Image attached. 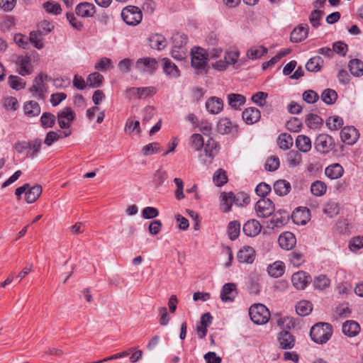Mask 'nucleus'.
<instances>
[{
    "mask_svg": "<svg viewBox=\"0 0 363 363\" xmlns=\"http://www.w3.org/2000/svg\"><path fill=\"white\" fill-rule=\"evenodd\" d=\"M192 67L196 74H206L208 72V55L206 51L201 48H194L191 50Z\"/></svg>",
    "mask_w": 363,
    "mask_h": 363,
    "instance_id": "1",
    "label": "nucleus"
},
{
    "mask_svg": "<svg viewBox=\"0 0 363 363\" xmlns=\"http://www.w3.org/2000/svg\"><path fill=\"white\" fill-rule=\"evenodd\" d=\"M332 334V325L327 323H316L310 330L312 340L318 344L325 343L331 337Z\"/></svg>",
    "mask_w": 363,
    "mask_h": 363,
    "instance_id": "2",
    "label": "nucleus"
},
{
    "mask_svg": "<svg viewBox=\"0 0 363 363\" xmlns=\"http://www.w3.org/2000/svg\"><path fill=\"white\" fill-rule=\"evenodd\" d=\"M249 315L252 321L257 325L267 323L270 318L269 311L261 303L252 305L249 309Z\"/></svg>",
    "mask_w": 363,
    "mask_h": 363,
    "instance_id": "3",
    "label": "nucleus"
},
{
    "mask_svg": "<svg viewBox=\"0 0 363 363\" xmlns=\"http://www.w3.org/2000/svg\"><path fill=\"white\" fill-rule=\"evenodd\" d=\"M121 17L126 24L136 26L141 22L143 13L138 6L129 5L122 10Z\"/></svg>",
    "mask_w": 363,
    "mask_h": 363,
    "instance_id": "4",
    "label": "nucleus"
},
{
    "mask_svg": "<svg viewBox=\"0 0 363 363\" xmlns=\"http://www.w3.org/2000/svg\"><path fill=\"white\" fill-rule=\"evenodd\" d=\"M274 204L269 199H260L255 205V210L258 217L267 218L270 216L274 211Z\"/></svg>",
    "mask_w": 363,
    "mask_h": 363,
    "instance_id": "5",
    "label": "nucleus"
},
{
    "mask_svg": "<svg viewBox=\"0 0 363 363\" xmlns=\"http://www.w3.org/2000/svg\"><path fill=\"white\" fill-rule=\"evenodd\" d=\"M333 139L327 134H320L315 140V148L320 153H327L333 147Z\"/></svg>",
    "mask_w": 363,
    "mask_h": 363,
    "instance_id": "6",
    "label": "nucleus"
},
{
    "mask_svg": "<svg viewBox=\"0 0 363 363\" xmlns=\"http://www.w3.org/2000/svg\"><path fill=\"white\" fill-rule=\"evenodd\" d=\"M157 67V62L155 58L152 57H143L137 60L135 63V68L144 73L152 74Z\"/></svg>",
    "mask_w": 363,
    "mask_h": 363,
    "instance_id": "7",
    "label": "nucleus"
},
{
    "mask_svg": "<svg viewBox=\"0 0 363 363\" xmlns=\"http://www.w3.org/2000/svg\"><path fill=\"white\" fill-rule=\"evenodd\" d=\"M75 113L70 107H65L57 113V122L62 129L69 128L71 123L74 120Z\"/></svg>",
    "mask_w": 363,
    "mask_h": 363,
    "instance_id": "8",
    "label": "nucleus"
},
{
    "mask_svg": "<svg viewBox=\"0 0 363 363\" xmlns=\"http://www.w3.org/2000/svg\"><path fill=\"white\" fill-rule=\"evenodd\" d=\"M18 66V72L22 76L32 73V65L30 57L28 55H17L14 60Z\"/></svg>",
    "mask_w": 363,
    "mask_h": 363,
    "instance_id": "9",
    "label": "nucleus"
},
{
    "mask_svg": "<svg viewBox=\"0 0 363 363\" xmlns=\"http://www.w3.org/2000/svg\"><path fill=\"white\" fill-rule=\"evenodd\" d=\"M156 90L152 86L149 87H131L126 90L127 96L129 99L133 97L138 99H145L155 94Z\"/></svg>",
    "mask_w": 363,
    "mask_h": 363,
    "instance_id": "10",
    "label": "nucleus"
},
{
    "mask_svg": "<svg viewBox=\"0 0 363 363\" xmlns=\"http://www.w3.org/2000/svg\"><path fill=\"white\" fill-rule=\"evenodd\" d=\"M47 78V75L39 74L33 82V85L30 88V91L38 99H44V93L46 91L45 86L43 82V78Z\"/></svg>",
    "mask_w": 363,
    "mask_h": 363,
    "instance_id": "11",
    "label": "nucleus"
},
{
    "mask_svg": "<svg viewBox=\"0 0 363 363\" xmlns=\"http://www.w3.org/2000/svg\"><path fill=\"white\" fill-rule=\"evenodd\" d=\"M279 347L282 350L292 349L295 345V337L289 331H280L277 335Z\"/></svg>",
    "mask_w": 363,
    "mask_h": 363,
    "instance_id": "12",
    "label": "nucleus"
},
{
    "mask_svg": "<svg viewBox=\"0 0 363 363\" xmlns=\"http://www.w3.org/2000/svg\"><path fill=\"white\" fill-rule=\"evenodd\" d=\"M311 281V277L303 271L294 273L291 277L293 286L298 290H303Z\"/></svg>",
    "mask_w": 363,
    "mask_h": 363,
    "instance_id": "13",
    "label": "nucleus"
},
{
    "mask_svg": "<svg viewBox=\"0 0 363 363\" xmlns=\"http://www.w3.org/2000/svg\"><path fill=\"white\" fill-rule=\"evenodd\" d=\"M255 250L250 246H243L238 252L237 259L239 262L252 264L255 259Z\"/></svg>",
    "mask_w": 363,
    "mask_h": 363,
    "instance_id": "14",
    "label": "nucleus"
},
{
    "mask_svg": "<svg viewBox=\"0 0 363 363\" xmlns=\"http://www.w3.org/2000/svg\"><path fill=\"white\" fill-rule=\"evenodd\" d=\"M359 136L358 130L353 126L345 127L340 132L342 141L348 145L354 144L357 140Z\"/></svg>",
    "mask_w": 363,
    "mask_h": 363,
    "instance_id": "15",
    "label": "nucleus"
},
{
    "mask_svg": "<svg viewBox=\"0 0 363 363\" xmlns=\"http://www.w3.org/2000/svg\"><path fill=\"white\" fill-rule=\"evenodd\" d=\"M278 242L282 249L289 250L296 245V239L292 233L285 232L279 235Z\"/></svg>",
    "mask_w": 363,
    "mask_h": 363,
    "instance_id": "16",
    "label": "nucleus"
},
{
    "mask_svg": "<svg viewBox=\"0 0 363 363\" xmlns=\"http://www.w3.org/2000/svg\"><path fill=\"white\" fill-rule=\"evenodd\" d=\"M75 12L77 15L84 18L92 17L96 13V8L91 3L83 2L77 6Z\"/></svg>",
    "mask_w": 363,
    "mask_h": 363,
    "instance_id": "17",
    "label": "nucleus"
},
{
    "mask_svg": "<svg viewBox=\"0 0 363 363\" xmlns=\"http://www.w3.org/2000/svg\"><path fill=\"white\" fill-rule=\"evenodd\" d=\"M308 26L307 24L300 25L295 28L291 33V40L293 43H299L305 40L308 34Z\"/></svg>",
    "mask_w": 363,
    "mask_h": 363,
    "instance_id": "18",
    "label": "nucleus"
},
{
    "mask_svg": "<svg viewBox=\"0 0 363 363\" xmlns=\"http://www.w3.org/2000/svg\"><path fill=\"white\" fill-rule=\"evenodd\" d=\"M262 228L259 222L255 219L247 221L242 228L243 233L249 237H254L259 234Z\"/></svg>",
    "mask_w": 363,
    "mask_h": 363,
    "instance_id": "19",
    "label": "nucleus"
},
{
    "mask_svg": "<svg viewBox=\"0 0 363 363\" xmlns=\"http://www.w3.org/2000/svg\"><path fill=\"white\" fill-rule=\"evenodd\" d=\"M242 117L246 123L253 124L260 119L261 113L257 108L250 107L243 111Z\"/></svg>",
    "mask_w": 363,
    "mask_h": 363,
    "instance_id": "20",
    "label": "nucleus"
},
{
    "mask_svg": "<svg viewBox=\"0 0 363 363\" xmlns=\"http://www.w3.org/2000/svg\"><path fill=\"white\" fill-rule=\"evenodd\" d=\"M342 333L350 337L356 336L360 331V326L354 320H347L342 326Z\"/></svg>",
    "mask_w": 363,
    "mask_h": 363,
    "instance_id": "21",
    "label": "nucleus"
},
{
    "mask_svg": "<svg viewBox=\"0 0 363 363\" xmlns=\"http://www.w3.org/2000/svg\"><path fill=\"white\" fill-rule=\"evenodd\" d=\"M236 285L233 283L225 284L222 288L220 298L223 302L233 301L235 296Z\"/></svg>",
    "mask_w": 363,
    "mask_h": 363,
    "instance_id": "22",
    "label": "nucleus"
},
{
    "mask_svg": "<svg viewBox=\"0 0 363 363\" xmlns=\"http://www.w3.org/2000/svg\"><path fill=\"white\" fill-rule=\"evenodd\" d=\"M291 189V184L285 179L276 181L273 186L274 191L280 196L287 195L290 192Z\"/></svg>",
    "mask_w": 363,
    "mask_h": 363,
    "instance_id": "23",
    "label": "nucleus"
},
{
    "mask_svg": "<svg viewBox=\"0 0 363 363\" xmlns=\"http://www.w3.org/2000/svg\"><path fill=\"white\" fill-rule=\"evenodd\" d=\"M206 107L208 111L212 114L220 113L223 108L222 99L217 97H211L206 103Z\"/></svg>",
    "mask_w": 363,
    "mask_h": 363,
    "instance_id": "24",
    "label": "nucleus"
},
{
    "mask_svg": "<svg viewBox=\"0 0 363 363\" xmlns=\"http://www.w3.org/2000/svg\"><path fill=\"white\" fill-rule=\"evenodd\" d=\"M42 194V186L40 185H34L28 187L25 192V200L28 203H34Z\"/></svg>",
    "mask_w": 363,
    "mask_h": 363,
    "instance_id": "25",
    "label": "nucleus"
},
{
    "mask_svg": "<svg viewBox=\"0 0 363 363\" xmlns=\"http://www.w3.org/2000/svg\"><path fill=\"white\" fill-rule=\"evenodd\" d=\"M163 71L166 75L172 78H177L180 75V71L177 66L167 58L163 60Z\"/></svg>",
    "mask_w": 363,
    "mask_h": 363,
    "instance_id": "26",
    "label": "nucleus"
},
{
    "mask_svg": "<svg viewBox=\"0 0 363 363\" xmlns=\"http://www.w3.org/2000/svg\"><path fill=\"white\" fill-rule=\"evenodd\" d=\"M150 46L152 49L161 50L166 48L167 41L166 38L160 34H153L149 38Z\"/></svg>",
    "mask_w": 363,
    "mask_h": 363,
    "instance_id": "27",
    "label": "nucleus"
},
{
    "mask_svg": "<svg viewBox=\"0 0 363 363\" xmlns=\"http://www.w3.org/2000/svg\"><path fill=\"white\" fill-rule=\"evenodd\" d=\"M226 197L225 195H224ZM227 197L230 198L231 203H234V204L237 206H243L250 203V196L244 192H238L236 194H234L233 192H230V196H227Z\"/></svg>",
    "mask_w": 363,
    "mask_h": 363,
    "instance_id": "28",
    "label": "nucleus"
},
{
    "mask_svg": "<svg viewBox=\"0 0 363 363\" xmlns=\"http://www.w3.org/2000/svg\"><path fill=\"white\" fill-rule=\"evenodd\" d=\"M344 172L342 167L337 163L329 165L325 169V175L331 179H336L340 178Z\"/></svg>",
    "mask_w": 363,
    "mask_h": 363,
    "instance_id": "29",
    "label": "nucleus"
},
{
    "mask_svg": "<svg viewBox=\"0 0 363 363\" xmlns=\"http://www.w3.org/2000/svg\"><path fill=\"white\" fill-rule=\"evenodd\" d=\"M296 145L298 150L303 152H308L311 149V139L304 135H299L296 139Z\"/></svg>",
    "mask_w": 363,
    "mask_h": 363,
    "instance_id": "30",
    "label": "nucleus"
},
{
    "mask_svg": "<svg viewBox=\"0 0 363 363\" xmlns=\"http://www.w3.org/2000/svg\"><path fill=\"white\" fill-rule=\"evenodd\" d=\"M348 68L354 77H359L363 75V61L360 60H351L348 63Z\"/></svg>",
    "mask_w": 363,
    "mask_h": 363,
    "instance_id": "31",
    "label": "nucleus"
},
{
    "mask_svg": "<svg viewBox=\"0 0 363 363\" xmlns=\"http://www.w3.org/2000/svg\"><path fill=\"white\" fill-rule=\"evenodd\" d=\"M220 149L219 143L213 138H209L204 146L206 154L210 157H216L218 154Z\"/></svg>",
    "mask_w": 363,
    "mask_h": 363,
    "instance_id": "32",
    "label": "nucleus"
},
{
    "mask_svg": "<svg viewBox=\"0 0 363 363\" xmlns=\"http://www.w3.org/2000/svg\"><path fill=\"white\" fill-rule=\"evenodd\" d=\"M235 127L228 118H223L219 120L217 124V130L222 135L230 134Z\"/></svg>",
    "mask_w": 363,
    "mask_h": 363,
    "instance_id": "33",
    "label": "nucleus"
},
{
    "mask_svg": "<svg viewBox=\"0 0 363 363\" xmlns=\"http://www.w3.org/2000/svg\"><path fill=\"white\" fill-rule=\"evenodd\" d=\"M228 102L231 108L240 109L245 103V97L239 94H230L228 95Z\"/></svg>",
    "mask_w": 363,
    "mask_h": 363,
    "instance_id": "34",
    "label": "nucleus"
},
{
    "mask_svg": "<svg viewBox=\"0 0 363 363\" xmlns=\"http://www.w3.org/2000/svg\"><path fill=\"white\" fill-rule=\"evenodd\" d=\"M285 265L284 262L277 261L267 267V272L271 277H279L284 273Z\"/></svg>",
    "mask_w": 363,
    "mask_h": 363,
    "instance_id": "35",
    "label": "nucleus"
},
{
    "mask_svg": "<svg viewBox=\"0 0 363 363\" xmlns=\"http://www.w3.org/2000/svg\"><path fill=\"white\" fill-rule=\"evenodd\" d=\"M306 125L311 129H318L323 123V120L320 116L314 113H309L305 119Z\"/></svg>",
    "mask_w": 363,
    "mask_h": 363,
    "instance_id": "36",
    "label": "nucleus"
},
{
    "mask_svg": "<svg viewBox=\"0 0 363 363\" xmlns=\"http://www.w3.org/2000/svg\"><path fill=\"white\" fill-rule=\"evenodd\" d=\"M25 114L29 117L38 116L40 113L39 104L34 101L26 102L23 107Z\"/></svg>",
    "mask_w": 363,
    "mask_h": 363,
    "instance_id": "37",
    "label": "nucleus"
},
{
    "mask_svg": "<svg viewBox=\"0 0 363 363\" xmlns=\"http://www.w3.org/2000/svg\"><path fill=\"white\" fill-rule=\"evenodd\" d=\"M323 65V60L320 56L311 57L306 65V69L309 72L319 71Z\"/></svg>",
    "mask_w": 363,
    "mask_h": 363,
    "instance_id": "38",
    "label": "nucleus"
},
{
    "mask_svg": "<svg viewBox=\"0 0 363 363\" xmlns=\"http://www.w3.org/2000/svg\"><path fill=\"white\" fill-rule=\"evenodd\" d=\"M313 309V306L311 302L308 301H301L298 302L296 306V311L298 315L301 316H306L309 315Z\"/></svg>",
    "mask_w": 363,
    "mask_h": 363,
    "instance_id": "39",
    "label": "nucleus"
},
{
    "mask_svg": "<svg viewBox=\"0 0 363 363\" xmlns=\"http://www.w3.org/2000/svg\"><path fill=\"white\" fill-rule=\"evenodd\" d=\"M277 143L281 149L289 150L293 145V138L288 133H281L277 138Z\"/></svg>",
    "mask_w": 363,
    "mask_h": 363,
    "instance_id": "40",
    "label": "nucleus"
},
{
    "mask_svg": "<svg viewBox=\"0 0 363 363\" xmlns=\"http://www.w3.org/2000/svg\"><path fill=\"white\" fill-rule=\"evenodd\" d=\"M43 31L41 30H34L30 33L28 40L33 45V46L37 49H41L43 48Z\"/></svg>",
    "mask_w": 363,
    "mask_h": 363,
    "instance_id": "41",
    "label": "nucleus"
},
{
    "mask_svg": "<svg viewBox=\"0 0 363 363\" xmlns=\"http://www.w3.org/2000/svg\"><path fill=\"white\" fill-rule=\"evenodd\" d=\"M277 325L281 329V331H284V330L289 331L295 328L296 323L293 318L286 316V317H283V318H279L277 320Z\"/></svg>",
    "mask_w": 363,
    "mask_h": 363,
    "instance_id": "42",
    "label": "nucleus"
},
{
    "mask_svg": "<svg viewBox=\"0 0 363 363\" xmlns=\"http://www.w3.org/2000/svg\"><path fill=\"white\" fill-rule=\"evenodd\" d=\"M337 99V94L333 89H326L322 92L321 99L325 104L328 105H332L335 104Z\"/></svg>",
    "mask_w": 363,
    "mask_h": 363,
    "instance_id": "43",
    "label": "nucleus"
},
{
    "mask_svg": "<svg viewBox=\"0 0 363 363\" xmlns=\"http://www.w3.org/2000/svg\"><path fill=\"white\" fill-rule=\"evenodd\" d=\"M326 184L321 181H315L311 186V193L316 196H321L326 192Z\"/></svg>",
    "mask_w": 363,
    "mask_h": 363,
    "instance_id": "44",
    "label": "nucleus"
},
{
    "mask_svg": "<svg viewBox=\"0 0 363 363\" xmlns=\"http://www.w3.org/2000/svg\"><path fill=\"white\" fill-rule=\"evenodd\" d=\"M56 121L55 115L50 112H45L40 118V124L44 128H52Z\"/></svg>",
    "mask_w": 363,
    "mask_h": 363,
    "instance_id": "45",
    "label": "nucleus"
},
{
    "mask_svg": "<svg viewBox=\"0 0 363 363\" xmlns=\"http://www.w3.org/2000/svg\"><path fill=\"white\" fill-rule=\"evenodd\" d=\"M268 50L264 46H256L251 48L247 52L249 58L257 59L267 52Z\"/></svg>",
    "mask_w": 363,
    "mask_h": 363,
    "instance_id": "46",
    "label": "nucleus"
},
{
    "mask_svg": "<svg viewBox=\"0 0 363 363\" xmlns=\"http://www.w3.org/2000/svg\"><path fill=\"white\" fill-rule=\"evenodd\" d=\"M240 223L234 220L231 221L228 224V233L229 238L231 240H234L238 238L240 235Z\"/></svg>",
    "mask_w": 363,
    "mask_h": 363,
    "instance_id": "47",
    "label": "nucleus"
},
{
    "mask_svg": "<svg viewBox=\"0 0 363 363\" xmlns=\"http://www.w3.org/2000/svg\"><path fill=\"white\" fill-rule=\"evenodd\" d=\"M213 182L218 186H222L228 182L226 172L223 169H218L213 174Z\"/></svg>",
    "mask_w": 363,
    "mask_h": 363,
    "instance_id": "48",
    "label": "nucleus"
},
{
    "mask_svg": "<svg viewBox=\"0 0 363 363\" xmlns=\"http://www.w3.org/2000/svg\"><path fill=\"white\" fill-rule=\"evenodd\" d=\"M104 80V77L99 72H94L90 74L87 77V83L89 86L96 88L100 86Z\"/></svg>",
    "mask_w": 363,
    "mask_h": 363,
    "instance_id": "49",
    "label": "nucleus"
},
{
    "mask_svg": "<svg viewBox=\"0 0 363 363\" xmlns=\"http://www.w3.org/2000/svg\"><path fill=\"white\" fill-rule=\"evenodd\" d=\"M330 279L325 275H319L313 281L315 289L323 290L330 286Z\"/></svg>",
    "mask_w": 363,
    "mask_h": 363,
    "instance_id": "50",
    "label": "nucleus"
},
{
    "mask_svg": "<svg viewBox=\"0 0 363 363\" xmlns=\"http://www.w3.org/2000/svg\"><path fill=\"white\" fill-rule=\"evenodd\" d=\"M286 128L293 133H298L302 127V121L296 117H291L286 124Z\"/></svg>",
    "mask_w": 363,
    "mask_h": 363,
    "instance_id": "51",
    "label": "nucleus"
},
{
    "mask_svg": "<svg viewBox=\"0 0 363 363\" xmlns=\"http://www.w3.org/2000/svg\"><path fill=\"white\" fill-rule=\"evenodd\" d=\"M285 215H282V211H278L274 216L272 217L271 222L276 227H281L284 225L288 219V214L283 211Z\"/></svg>",
    "mask_w": 363,
    "mask_h": 363,
    "instance_id": "52",
    "label": "nucleus"
},
{
    "mask_svg": "<svg viewBox=\"0 0 363 363\" xmlns=\"http://www.w3.org/2000/svg\"><path fill=\"white\" fill-rule=\"evenodd\" d=\"M326 125L331 130H338L343 125V120L341 117L335 116L328 118L326 121Z\"/></svg>",
    "mask_w": 363,
    "mask_h": 363,
    "instance_id": "53",
    "label": "nucleus"
},
{
    "mask_svg": "<svg viewBox=\"0 0 363 363\" xmlns=\"http://www.w3.org/2000/svg\"><path fill=\"white\" fill-rule=\"evenodd\" d=\"M186 35L181 33H176L172 38L173 48H186Z\"/></svg>",
    "mask_w": 363,
    "mask_h": 363,
    "instance_id": "54",
    "label": "nucleus"
},
{
    "mask_svg": "<svg viewBox=\"0 0 363 363\" xmlns=\"http://www.w3.org/2000/svg\"><path fill=\"white\" fill-rule=\"evenodd\" d=\"M135 130L138 133H140L139 121H133L132 118H128L125 125V131L128 134H131Z\"/></svg>",
    "mask_w": 363,
    "mask_h": 363,
    "instance_id": "55",
    "label": "nucleus"
},
{
    "mask_svg": "<svg viewBox=\"0 0 363 363\" xmlns=\"http://www.w3.org/2000/svg\"><path fill=\"white\" fill-rule=\"evenodd\" d=\"M323 13V11L318 9H315L311 13L309 16V21L313 27L318 28L320 25V21L322 18Z\"/></svg>",
    "mask_w": 363,
    "mask_h": 363,
    "instance_id": "56",
    "label": "nucleus"
},
{
    "mask_svg": "<svg viewBox=\"0 0 363 363\" xmlns=\"http://www.w3.org/2000/svg\"><path fill=\"white\" fill-rule=\"evenodd\" d=\"M323 212L329 217H333L339 212V207L337 203L329 201L325 204Z\"/></svg>",
    "mask_w": 363,
    "mask_h": 363,
    "instance_id": "57",
    "label": "nucleus"
},
{
    "mask_svg": "<svg viewBox=\"0 0 363 363\" xmlns=\"http://www.w3.org/2000/svg\"><path fill=\"white\" fill-rule=\"evenodd\" d=\"M45 10L52 14L57 15L62 11L60 5L58 3L53 1H47L43 4Z\"/></svg>",
    "mask_w": 363,
    "mask_h": 363,
    "instance_id": "58",
    "label": "nucleus"
},
{
    "mask_svg": "<svg viewBox=\"0 0 363 363\" xmlns=\"http://www.w3.org/2000/svg\"><path fill=\"white\" fill-rule=\"evenodd\" d=\"M290 262L296 267H300L304 262V256L298 252H293L289 255Z\"/></svg>",
    "mask_w": 363,
    "mask_h": 363,
    "instance_id": "59",
    "label": "nucleus"
},
{
    "mask_svg": "<svg viewBox=\"0 0 363 363\" xmlns=\"http://www.w3.org/2000/svg\"><path fill=\"white\" fill-rule=\"evenodd\" d=\"M191 146L195 150H200L203 146V140L200 134L194 133L191 137Z\"/></svg>",
    "mask_w": 363,
    "mask_h": 363,
    "instance_id": "60",
    "label": "nucleus"
},
{
    "mask_svg": "<svg viewBox=\"0 0 363 363\" xmlns=\"http://www.w3.org/2000/svg\"><path fill=\"white\" fill-rule=\"evenodd\" d=\"M29 143V147H28V156L30 157H35L36 155L39 152L40 145H41V140L36 139L32 141L28 142Z\"/></svg>",
    "mask_w": 363,
    "mask_h": 363,
    "instance_id": "61",
    "label": "nucleus"
},
{
    "mask_svg": "<svg viewBox=\"0 0 363 363\" xmlns=\"http://www.w3.org/2000/svg\"><path fill=\"white\" fill-rule=\"evenodd\" d=\"M112 61L110 58L102 57L95 65V69L100 71H105L112 67Z\"/></svg>",
    "mask_w": 363,
    "mask_h": 363,
    "instance_id": "62",
    "label": "nucleus"
},
{
    "mask_svg": "<svg viewBox=\"0 0 363 363\" xmlns=\"http://www.w3.org/2000/svg\"><path fill=\"white\" fill-rule=\"evenodd\" d=\"M272 188L270 185L264 182L259 183L255 189L256 194L262 198L265 196L271 191Z\"/></svg>",
    "mask_w": 363,
    "mask_h": 363,
    "instance_id": "63",
    "label": "nucleus"
},
{
    "mask_svg": "<svg viewBox=\"0 0 363 363\" xmlns=\"http://www.w3.org/2000/svg\"><path fill=\"white\" fill-rule=\"evenodd\" d=\"M268 94L263 91H258L252 96V101L259 106H263L266 103Z\"/></svg>",
    "mask_w": 363,
    "mask_h": 363,
    "instance_id": "64",
    "label": "nucleus"
}]
</instances>
